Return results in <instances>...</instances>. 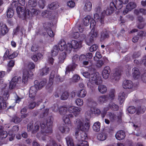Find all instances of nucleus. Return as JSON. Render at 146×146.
I'll list each match as a JSON object with an SVG mask.
<instances>
[{
	"mask_svg": "<svg viewBox=\"0 0 146 146\" xmlns=\"http://www.w3.org/2000/svg\"><path fill=\"white\" fill-rule=\"evenodd\" d=\"M68 110L70 113H72L74 116L76 117L80 114L82 109L74 106H69L68 107Z\"/></svg>",
	"mask_w": 146,
	"mask_h": 146,
	"instance_id": "1a4fd4ad",
	"label": "nucleus"
},
{
	"mask_svg": "<svg viewBox=\"0 0 146 146\" xmlns=\"http://www.w3.org/2000/svg\"><path fill=\"white\" fill-rule=\"evenodd\" d=\"M9 136H10L9 137V140L10 141H12L14 139L15 136V134L14 133H12L11 131H9Z\"/></svg>",
	"mask_w": 146,
	"mask_h": 146,
	"instance_id": "bf43d9fd",
	"label": "nucleus"
},
{
	"mask_svg": "<svg viewBox=\"0 0 146 146\" xmlns=\"http://www.w3.org/2000/svg\"><path fill=\"white\" fill-rule=\"evenodd\" d=\"M81 41H78L75 40H72L67 44V47L66 49L70 52L72 48L76 49L82 46Z\"/></svg>",
	"mask_w": 146,
	"mask_h": 146,
	"instance_id": "423d86ee",
	"label": "nucleus"
},
{
	"mask_svg": "<svg viewBox=\"0 0 146 146\" xmlns=\"http://www.w3.org/2000/svg\"><path fill=\"white\" fill-rule=\"evenodd\" d=\"M46 83V81H41L38 84V82L36 84L38 85V88L39 89V88H41L44 86Z\"/></svg>",
	"mask_w": 146,
	"mask_h": 146,
	"instance_id": "4d7b16f0",
	"label": "nucleus"
},
{
	"mask_svg": "<svg viewBox=\"0 0 146 146\" xmlns=\"http://www.w3.org/2000/svg\"><path fill=\"white\" fill-rule=\"evenodd\" d=\"M97 138L99 140L103 141L106 139V135L105 133H100L98 134Z\"/></svg>",
	"mask_w": 146,
	"mask_h": 146,
	"instance_id": "ea45409f",
	"label": "nucleus"
},
{
	"mask_svg": "<svg viewBox=\"0 0 146 146\" xmlns=\"http://www.w3.org/2000/svg\"><path fill=\"white\" fill-rule=\"evenodd\" d=\"M8 92L7 91H6L3 94V98L4 100H6L8 99L9 97Z\"/></svg>",
	"mask_w": 146,
	"mask_h": 146,
	"instance_id": "0e129e2a",
	"label": "nucleus"
},
{
	"mask_svg": "<svg viewBox=\"0 0 146 146\" xmlns=\"http://www.w3.org/2000/svg\"><path fill=\"white\" fill-rule=\"evenodd\" d=\"M127 96L123 92H120L118 95V99L119 100L120 104H122Z\"/></svg>",
	"mask_w": 146,
	"mask_h": 146,
	"instance_id": "393cba45",
	"label": "nucleus"
},
{
	"mask_svg": "<svg viewBox=\"0 0 146 146\" xmlns=\"http://www.w3.org/2000/svg\"><path fill=\"white\" fill-rule=\"evenodd\" d=\"M59 109L58 105L57 104H54L50 108L52 111L55 112H56L59 111Z\"/></svg>",
	"mask_w": 146,
	"mask_h": 146,
	"instance_id": "6e6d98bb",
	"label": "nucleus"
},
{
	"mask_svg": "<svg viewBox=\"0 0 146 146\" xmlns=\"http://www.w3.org/2000/svg\"><path fill=\"white\" fill-rule=\"evenodd\" d=\"M79 60V56L78 55H75L72 58V64L69 65L66 68V74H67L70 71H73L77 66L75 63Z\"/></svg>",
	"mask_w": 146,
	"mask_h": 146,
	"instance_id": "0eeeda50",
	"label": "nucleus"
},
{
	"mask_svg": "<svg viewBox=\"0 0 146 146\" xmlns=\"http://www.w3.org/2000/svg\"><path fill=\"white\" fill-rule=\"evenodd\" d=\"M67 5L70 7L73 8L75 6V3L72 1H70L67 3Z\"/></svg>",
	"mask_w": 146,
	"mask_h": 146,
	"instance_id": "338daca9",
	"label": "nucleus"
},
{
	"mask_svg": "<svg viewBox=\"0 0 146 146\" xmlns=\"http://www.w3.org/2000/svg\"><path fill=\"white\" fill-rule=\"evenodd\" d=\"M36 105V104L35 102H31L29 103L28 107L29 109H33L35 107Z\"/></svg>",
	"mask_w": 146,
	"mask_h": 146,
	"instance_id": "052dcab7",
	"label": "nucleus"
},
{
	"mask_svg": "<svg viewBox=\"0 0 146 146\" xmlns=\"http://www.w3.org/2000/svg\"><path fill=\"white\" fill-rule=\"evenodd\" d=\"M107 117L111 121H113L117 118V116L115 114L111 112L108 113V114L107 115Z\"/></svg>",
	"mask_w": 146,
	"mask_h": 146,
	"instance_id": "49530a36",
	"label": "nucleus"
},
{
	"mask_svg": "<svg viewBox=\"0 0 146 146\" xmlns=\"http://www.w3.org/2000/svg\"><path fill=\"white\" fill-rule=\"evenodd\" d=\"M65 139L68 146H74L73 140L71 137L67 136Z\"/></svg>",
	"mask_w": 146,
	"mask_h": 146,
	"instance_id": "c85d7f7f",
	"label": "nucleus"
},
{
	"mask_svg": "<svg viewBox=\"0 0 146 146\" xmlns=\"http://www.w3.org/2000/svg\"><path fill=\"white\" fill-rule=\"evenodd\" d=\"M123 7V4L119 0H113L110 3V10H107L106 13L108 15H110L112 13L115 9H119Z\"/></svg>",
	"mask_w": 146,
	"mask_h": 146,
	"instance_id": "20e7f679",
	"label": "nucleus"
},
{
	"mask_svg": "<svg viewBox=\"0 0 146 146\" xmlns=\"http://www.w3.org/2000/svg\"><path fill=\"white\" fill-rule=\"evenodd\" d=\"M145 107L144 106H139L137 110V113H143L145 111Z\"/></svg>",
	"mask_w": 146,
	"mask_h": 146,
	"instance_id": "79ce46f5",
	"label": "nucleus"
},
{
	"mask_svg": "<svg viewBox=\"0 0 146 146\" xmlns=\"http://www.w3.org/2000/svg\"><path fill=\"white\" fill-rule=\"evenodd\" d=\"M6 103L5 100H1L0 102V109H3L6 108Z\"/></svg>",
	"mask_w": 146,
	"mask_h": 146,
	"instance_id": "8fccbe9b",
	"label": "nucleus"
},
{
	"mask_svg": "<svg viewBox=\"0 0 146 146\" xmlns=\"http://www.w3.org/2000/svg\"><path fill=\"white\" fill-rule=\"evenodd\" d=\"M133 86L132 82L130 80H125L123 83V87L125 89L131 88Z\"/></svg>",
	"mask_w": 146,
	"mask_h": 146,
	"instance_id": "5701e85b",
	"label": "nucleus"
},
{
	"mask_svg": "<svg viewBox=\"0 0 146 146\" xmlns=\"http://www.w3.org/2000/svg\"><path fill=\"white\" fill-rule=\"evenodd\" d=\"M58 47L59 50L60 51H62L64 49L68 53H69L70 52L66 50V48L67 47V45H66V42L64 40H61L60 41L58 44Z\"/></svg>",
	"mask_w": 146,
	"mask_h": 146,
	"instance_id": "412c9836",
	"label": "nucleus"
},
{
	"mask_svg": "<svg viewBox=\"0 0 146 146\" xmlns=\"http://www.w3.org/2000/svg\"><path fill=\"white\" fill-rule=\"evenodd\" d=\"M75 123L77 126L78 129L75 133L76 138L79 141L76 146H89L87 141L85 140L87 138L85 132L88 131L90 127L89 123H84L80 119H77Z\"/></svg>",
	"mask_w": 146,
	"mask_h": 146,
	"instance_id": "f257e3e1",
	"label": "nucleus"
},
{
	"mask_svg": "<svg viewBox=\"0 0 146 146\" xmlns=\"http://www.w3.org/2000/svg\"><path fill=\"white\" fill-rule=\"evenodd\" d=\"M45 1L44 0H39L38 1V5L40 7L43 9L45 6Z\"/></svg>",
	"mask_w": 146,
	"mask_h": 146,
	"instance_id": "13d9d810",
	"label": "nucleus"
},
{
	"mask_svg": "<svg viewBox=\"0 0 146 146\" xmlns=\"http://www.w3.org/2000/svg\"><path fill=\"white\" fill-rule=\"evenodd\" d=\"M110 72V69L108 66H106L104 67L102 72V76L105 79H108Z\"/></svg>",
	"mask_w": 146,
	"mask_h": 146,
	"instance_id": "a211bd4d",
	"label": "nucleus"
},
{
	"mask_svg": "<svg viewBox=\"0 0 146 146\" xmlns=\"http://www.w3.org/2000/svg\"><path fill=\"white\" fill-rule=\"evenodd\" d=\"M55 72L54 71H52L51 72L49 79V82H50V85H51L52 84L53 80L54 78L56 76L55 78L56 81L59 82H62L63 80H61V77L59 75H56L54 74Z\"/></svg>",
	"mask_w": 146,
	"mask_h": 146,
	"instance_id": "dca6fc26",
	"label": "nucleus"
},
{
	"mask_svg": "<svg viewBox=\"0 0 146 146\" xmlns=\"http://www.w3.org/2000/svg\"><path fill=\"white\" fill-rule=\"evenodd\" d=\"M0 26L1 28L0 30V37L7 33L8 31V29L6 25L3 23H0Z\"/></svg>",
	"mask_w": 146,
	"mask_h": 146,
	"instance_id": "6ab92c4d",
	"label": "nucleus"
},
{
	"mask_svg": "<svg viewBox=\"0 0 146 146\" xmlns=\"http://www.w3.org/2000/svg\"><path fill=\"white\" fill-rule=\"evenodd\" d=\"M28 7L31 11L29 10V14L31 13L33 15H37L40 13L39 10L35 8L37 6V4L36 0H29L28 2Z\"/></svg>",
	"mask_w": 146,
	"mask_h": 146,
	"instance_id": "39448f33",
	"label": "nucleus"
},
{
	"mask_svg": "<svg viewBox=\"0 0 146 146\" xmlns=\"http://www.w3.org/2000/svg\"><path fill=\"white\" fill-rule=\"evenodd\" d=\"M58 50L56 47H54L51 51V54L52 56H56L58 54Z\"/></svg>",
	"mask_w": 146,
	"mask_h": 146,
	"instance_id": "864d4df0",
	"label": "nucleus"
},
{
	"mask_svg": "<svg viewBox=\"0 0 146 146\" xmlns=\"http://www.w3.org/2000/svg\"><path fill=\"white\" fill-rule=\"evenodd\" d=\"M98 48V46L96 44H94L90 48V52H93L96 50Z\"/></svg>",
	"mask_w": 146,
	"mask_h": 146,
	"instance_id": "e2e57ef3",
	"label": "nucleus"
},
{
	"mask_svg": "<svg viewBox=\"0 0 146 146\" xmlns=\"http://www.w3.org/2000/svg\"><path fill=\"white\" fill-rule=\"evenodd\" d=\"M62 119L65 123L68 125V126H67L69 127L72 126V124L69 118L68 117V116L67 115L64 116Z\"/></svg>",
	"mask_w": 146,
	"mask_h": 146,
	"instance_id": "c756f323",
	"label": "nucleus"
},
{
	"mask_svg": "<svg viewBox=\"0 0 146 146\" xmlns=\"http://www.w3.org/2000/svg\"><path fill=\"white\" fill-rule=\"evenodd\" d=\"M8 134L7 132L4 131L2 127L0 128V139H3L6 138Z\"/></svg>",
	"mask_w": 146,
	"mask_h": 146,
	"instance_id": "a878e982",
	"label": "nucleus"
},
{
	"mask_svg": "<svg viewBox=\"0 0 146 146\" xmlns=\"http://www.w3.org/2000/svg\"><path fill=\"white\" fill-rule=\"evenodd\" d=\"M9 52L8 51H6L5 52L4 56L3 57L4 60L5 58H8V59H11L14 58L17 56L18 55V52L17 51H15L10 55H9Z\"/></svg>",
	"mask_w": 146,
	"mask_h": 146,
	"instance_id": "f3484780",
	"label": "nucleus"
},
{
	"mask_svg": "<svg viewBox=\"0 0 146 146\" xmlns=\"http://www.w3.org/2000/svg\"><path fill=\"white\" fill-rule=\"evenodd\" d=\"M92 7V4L89 1H87L85 4L84 7V9L87 11H89L91 10Z\"/></svg>",
	"mask_w": 146,
	"mask_h": 146,
	"instance_id": "f704fd0d",
	"label": "nucleus"
},
{
	"mask_svg": "<svg viewBox=\"0 0 146 146\" xmlns=\"http://www.w3.org/2000/svg\"><path fill=\"white\" fill-rule=\"evenodd\" d=\"M79 76L77 75L74 76L72 78V82H78L80 79Z\"/></svg>",
	"mask_w": 146,
	"mask_h": 146,
	"instance_id": "680f3d73",
	"label": "nucleus"
},
{
	"mask_svg": "<svg viewBox=\"0 0 146 146\" xmlns=\"http://www.w3.org/2000/svg\"><path fill=\"white\" fill-rule=\"evenodd\" d=\"M17 12L18 14V16L21 17L22 16L24 17H26L27 15H29V10H27L25 12L24 8L20 6H18L16 8Z\"/></svg>",
	"mask_w": 146,
	"mask_h": 146,
	"instance_id": "9d476101",
	"label": "nucleus"
},
{
	"mask_svg": "<svg viewBox=\"0 0 146 146\" xmlns=\"http://www.w3.org/2000/svg\"><path fill=\"white\" fill-rule=\"evenodd\" d=\"M94 18L95 21L96 23V21H97V23H100L101 24L103 23L104 20L103 17H100L99 15L97 13L95 14L94 15Z\"/></svg>",
	"mask_w": 146,
	"mask_h": 146,
	"instance_id": "bb28decb",
	"label": "nucleus"
},
{
	"mask_svg": "<svg viewBox=\"0 0 146 146\" xmlns=\"http://www.w3.org/2000/svg\"><path fill=\"white\" fill-rule=\"evenodd\" d=\"M93 113V109L91 108L89 110L86 111L85 113V117L87 120H89L91 117V115Z\"/></svg>",
	"mask_w": 146,
	"mask_h": 146,
	"instance_id": "c9c22d12",
	"label": "nucleus"
},
{
	"mask_svg": "<svg viewBox=\"0 0 146 146\" xmlns=\"http://www.w3.org/2000/svg\"><path fill=\"white\" fill-rule=\"evenodd\" d=\"M56 144L55 142L53 140H50L47 144L46 146H53Z\"/></svg>",
	"mask_w": 146,
	"mask_h": 146,
	"instance_id": "774afa93",
	"label": "nucleus"
},
{
	"mask_svg": "<svg viewBox=\"0 0 146 146\" xmlns=\"http://www.w3.org/2000/svg\"><path fill=\"white\" fill-rule=\"evenodd\" d=\"M132 74L134 79H137L139 78L140 74L137 68H135L132 69Z\"/></svg>",
	"mask_w": 146,
	"mask_h": 146,
	"instance_id": "b1692460",
	"label": "nucleus"
},
{
	"mask_svg": "<svg viewBox=\"0 0 146 146\" xmlns=\"http://www.w3.org/2000/svg\"><path fill=\"white\" fill-rule=\"evenodd\" d=\"M116 138L118 140L123 139L125 137V134L123 131H117L115 134Z\"/></svg>",
	"mask_w": 146,
	"mask_h": 146,
	"instance_id": "4be33fe9",
	"label": "nucleus"
},
{
	"mask_svg": "<svg viewBox=\"0 0 146 146\" xmlns=\"http://www.w3.org/2000/svg\"><path fill=\"white\" fill-rule=\"evenodd\" d=\"M37 82V80L35 81L34 82L35 85L31 87L29 90V97L33 100H34V98L38 90L39 89L38 88V85L36 84Z\"/></svg>",
	"mask_w": 146,
	"mask_h": 146,
	"instance_id": "6e6552de",
	"label": "nucleus"
},
{
	"mask_svg": "<svg viewBox=\"0 0 146 146\" xmlns=\"http://www.w3.org/2000/svg\"><path fill=\"white\" fill-rule=\"evenodd\" d=\"M39 123L38 122H36L34 125L33 127V124L31 123L28 124L27 126V130L28 131H31L32 133H36L39 129Z\"/></svg>",
	"mask_w": 146,
	"mask_h": 146,
	"instance_id": "f8f14e48",
	"label": "nucleus"
},
{
	"mask_svg": "<svg viewBox=\"0 0 146 146\" xmlns=\"http://www.w3.org/2000/svg\"><path fill=\"white\" fill-rule=\"evenodd\" d=\"M15 64V62L13 60H11L8 63L7 65V69L8 72H10L12 69V67L14 66Z\"/></svg>",
	"mask_w": 146,
	"mask_h": 146,
	"instance_id": "37998d69",
	"label": "nucleus"
},
{
	"mask_svg": "<svg viewBox=\"0 0 146 146\" xmlns=\"http://www.w3.org/2000/svg\"><path fill=\"white\" fill-rule=\"evenodd\" d=\"M126 8L129 10L131 11L136 7V4L133 2L129 3L126 5Z\"/></svg>",
	"mask_w": 146,
	"mask_h": 146,
	"instance_id": "473e14b6",
	"label": "nucleus"
},
{
	"mask_svg": "<svg viewBox=\"0 0 146 146\" xmlns=\"http://www.w3.org/2000/svg\"><path fill=\"white\" fill-rule=\"evenodd\" d=\"M21 79L20 77L15 76L13 78L10 83L9 88L10 89H13L16 84H19L21 82Z\"/></svg>",
	"mask_w": 146,
	"mask_h": 146,
	"instance_id": "9b49d317",
	"label": "nucleus"
},
{
	"mask_svg": "<svg viewBox=\"0 0 146 146\" xmlns=\"http://www.w3.org/2000/svg\"><path fill=\"white\" fill-rule=\"evenodd\" d=\"M108 95L103 96L99 97L98 98V101L101 103H102L108 100Z\"/></svg>",
	"mask_w": 146,
	"mask_h": 146,
	"instance_id": "58836bf2",
	"label": "nucleus"
},
{
	"mask_svg": "<svg viewBox=\"0 0 146 146\" xmlns=\"http://www.w3.org/2000/svg\"><path fill=\"white\" fill-rule=\"evenodd\" d=\"M35 67V64L33 62L29 63L28 65V68L29 70L33 69Z\"/></svg>",
	"mask_w": 146,
	"mask_h": 146,
	"instance_id": "69168bd1",
	"label": "nucleus"
},
{
	"mask_svg": "<svg viewBox=\"0 0 146 146\" xmlns=\"http://www.w3.org/2000/svg\"><path fill=\"white\" fill-rule=\"evenodd\" d=\"M120 75V72L119 71H117L114 73L113 75V77H111L113 80V81H118L119 79Z\"/></svg>",
	"mask_w": 146,
	"mask_h": 146,
	"instance_id": "cd10ccee",
	"label": "nucleus"
},
{
	"mask_svg": "<svg viewBox=\"0 0 146 146\" xmlns=\"http://www.w3.org/2000/svg\"><path fill=\"white\" fill-rule=\"evenodd\" d=\"M101 58L102 56L100 53L99 52H97L96 53L95 56L94 57V58L95 61H97Z\"/></svg>",
	"mask_w": 146,
	"mask_h": 146,
	"instance_id": "3c124183",
	"label": "nucleus"
},
{
	"mask_svg": "<svg viewBox=\"0 0 146 146\" xmlns=\"http://www.w3.org/2000/svg\"><path fill=\"white\" fill-rule=\"evenodd\" d=\"M49 68H42L40 70V74L41 76H45L46 75L49 73Z\"/></svg>",
	"mask_w": 146,
	"mask_h": 146,
	"instance_id": "4c0bfd02",
	"label": "nucleus"
},
{
	"mask_svg": "<svg viewBox=\"0 0 146 146\" xmlns=\"http://www.w3.org/2000/svg\"><path fill=\"white\" fill-rule=\"evenodd\" d=\"M98 90L101 93L104 94L106 92L107 89L105 86L100 85L98 86Z\"/></svg>",
	"mask_w": 146,
	"mask_h": 146,
	"instance_id": "7c9ffc66",
	"label": "nucleus"
},
{
	"mask_svg": "<svg viewBox=\"0 0 146 146\" xmlns=\"http://www.w3.org/2000/svg\"><path fill=\"white\" fill-rule=\"evenodd\" d=\"M67 110L68 108L66 107L61 106L59 108V112L61 115H64L66 113Z\"/></svg>",
	"mask_w": 146,
	"mask_h": 146,
	"instance_id": "2f4dec72",
	"label": "nucleus"
},
{
	"mask_svg": "<svg viewBox=\"0 0 146 146\" xmlns=\"http://www.w3.org/2000/svg\"><path fill=\"white\" fill-rule=\"evenodd\" d=\"M127 110L128 112L131 114L135 113L136 110L135 108L133 106L129 107L127 109Z\"/></svg>",
	"mask_w": 146,
	"mask_h": 146,
	"instance_id": "603ef678",
	"label": "nucleus"
},
{
	"mask_svg": "<svg viewBox=\"0 0 146 146\" xmlns=\"http://www.w3.org/2000/svg\"><path fill=\"white\" fill-rule=\"evenodd\" d=\"M100 123L99 121H97L94 123L93 126V129L94 131L98 132L100 131Z\"/></svg>",
	"mask_w": 146,
	"mask_h": 146,
	"instance_id": "72a5a7b5",
	"label": "nucleus"
},
{
	"mask_svg": "<svg viewBox=\"0 0 146 146\" xmlns=\"http://www.w3.org/2000/svg\"><path fill=\"white\" fill-rule=\"evenodd\" d=\"M53 121V118L52 117H49L46 120V125L48 128H47L48 130H44L46 127L45 124L43 122L41 123L40 127L42 130L41 133L37 134L36 136L37 138L43 140H45V136L48 135L49 133H52V129L50 127L52 125Z\"/></svg>",
	"mask_w": 146,
	"mask_h": 146,
	"instance_id": "f03ea898",
	"label": "nucleus"
},
{
	"mask_svg": "<svg viewBox=\"0 0 146 146\" xmlns=\"http://www.w3.org/2000/svg\"><path fill=\"white\" fill-rule=\"evenodd\" d=\"M86 91L84 89L78 91H73L71 93L72 98L74 97L76 95L79 97L84 98L86 96Z\"/></svg>",
	"mask_w": 146,
	"mask_h": 146,
	"instance_id": "4468645a",
	"label": "nucleus"
},
{
	"mask_svg": "<svg viewBox=\"0 0 146 146\" xmlns=\"http://www.w3.org/2000/svg\"><path fill=\"white\" fill-rule=\"evenodd\" d=\"M76 104L78 106H81L84 103L82 99L78 98L75 101Z\"/></svg>",
	"mask_w": 146,
	"mask_h": 146,
	"instance_id": "de8ad7c7",
	"label": "nucleus"
},
{
	"mask_svg": "<svg viewBox=\"0 0 146 146\" xmlns=\"http://www.w3.org/2000/svg\"><path fill=\"white\" fill-rule=\"evenodd\" d=\"M101 82L99 74L96 72L91 74L89 82L87 83V85L88 88L92 89L95 84L98 85Z\"/></svg>",
	"mask_w": 146,
	"mask_h": 146,
	"instance_id": "7ed1b4c3",
	"label": "nucleus"
},
{
	"mask_svg": "<svg viewBox=\"0 0 146 146\" xmlns=\"http://www.w3.org/2000/svg\"><path fill=\"white\" fill-rule=\"evenodd\" d=\"M66 56V52H63L61 53L58 58L59 62L61 63L63 62Z\"/></svg>",
	"mask_w": 146,
	"mask_h": 146,
	"instance_id": "c03bdc74",
	"label": "nucleus"
},
{
	"mask_svg": "<svg viewBox=\"0 0 146 146\" xmlns=\"http://www.w3.org/2000/svg\"><path fill=\"white\" fill-rule=\"evenodd\" d=\"M91 21L90 28H93L95 27L96 23L93 19L91 18L90 16H87L83 19V23L85 26H87L89 25V21Z\"/></svg>",
	"mask_w": 146,
	"mask_h": 146,
	"instance_id": "ddd939ff",
	"label": "nucleus"
},
{
	"mask_svg": "<svg viewBox=\"0 0 146 146\" xmlns=\"http://www.w3.org/2000/svg\"><path fill=\"white\" fill-rule=\"evenodd\" d=\"M69 94L67 92H64L62 94L61 98L62 100H66L68 98Z\"/></svg>",
	"mask_w": 146,
	"mask_h": 146,
	"instance_id": "09e8293b",
	"label": "nucleus"
},
{
	"mask_svg": "<svg viewBox=\"0 0 146 146\" xmlns=\"http://www.w3.org/2000/svg\"><path fill=\"white\" fill-rule=\"evenodd\" d=\"M110 105V108L113 110H117L118 108V106L112 102H111Z\"/></svg>",
	"mask_w": 146,
	"mask_h": 146,
	"instance_id": "5fc2aeb1",
	"label": "nucleus"
},
{
	"mask_svg": "<svg viewBox=\"0 0 146 146\" xmlns=\"http://www.w3.org/2000/svg\"><path fill=\"white\" fill-rule=\"evenodd\" d=\"M94 27H95L91 28L92 30L89 34V36H90V42H92L94 38H96L98 35V31L95 30Z\"/></svg>",
	"mask_w": 146,
	"mask_h": 146,
	"instance_id": "aec40b11",
	"label": "nucleus"
},
{
	"mask_svg": "<svg viewBox=\"0 0 146 146\" xmlns=\"http://www.w3.org/2000/svg\"><path fill=\"white\" fill-rule=\"evenodd\" d=\"M14 15V11L11 8L8 9L7 11V15L8 18H10L12 17Z\"/></svg>",
	"mask_w": 146,
	"mask_h": 146,
	"instance_id": "a19ab883",
	"label": "nucleus"
},
{
	"mask_svg": "<svg viewBox=\"0 0 146 146\" xmlns=\"http://www.w3.org/2000/svg\"><path fill=\"white\" fill-rule=\"evenodd\" d=\"M23 76L22 82L25 84L27 82L28 78L30 75H33V73L31 71H29L27 69H24L23 71Z\"/></svg>",
	"mask_w": 146,
	"mask_h": 146,
	"instance_id": "2eb2a0df",
	"label": "nucleus"
},
{
	"mask_svg": "<svg viewBox=\"0 0 146 146\" xmlns=\"http://www.w3.org/2000/svg\"><path fill=\"white\" fill-rule=\"evenodd\" d=\"M59 129L62 133H66L69 131L70 128L67 126H66L65 127L61 126L59 127Z\"/></svg>",
	"mask_w": 146,
	"mask_h": 146,
	"instance_id": "e433bc0d",
	"label": "nucleus"
},
{
	"mask_svg": "<svg viewBox=\"0 0 146 146\" xmlns=\"http://www.w3.org/2000/svg\"><path fill=\"white\" fill-rule=\"evenodd\" d=\"M58 6L59 5L57 2H54L49 5L48 7L51 9L54 10L58 8Z\"/></svg>",
	"mask_w": 146,
	"mask_h": 146,
	"instance_id": "a18cd8bd",
	"label": "nucleus"
}]
</instances>
